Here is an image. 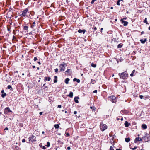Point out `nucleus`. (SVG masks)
<instances>
[{"mask_svg": "<svg viewBox=\"0 0 150 150\" xmlns=\"http://www.w3.org/2000/svg\"><path fill=\"white\" fill-rule=\"evenodd\" d=\"M119 76L120 78L124 79L128 77V74L127 72L125 71L121 73H119Z\"/></svg>", "mask_w": 150, "mask_h": 150, "instance_id": "1", "label": "nucleus"}, {"mask_svg": "<svg viewBox=\"0 0 150 150\" xmlns=\"http://www.w3.org/2000/svg\"><path fill=\"white\" fill-rule=\"evenodd\" d=\"M21 12L22 13L20 15V16H21L23 17H28L29 12L28 11V8L25 9Z\"/></svg>", "mask_w": 150, "mask_h": 150, "instance_id": "2", "label": "nucleus"}, {"mask_svg": "<svg viewBox=\"0 0 150 150\" xmlns=\"http://www.w3.org/2000/svg\"><path fill=\"white\" fill-rule=\"evenodd\" d=\"M100 128L101 131H103L107 129V126L105 124L101 122L100 124Z\"/></svg>", "mask_w": 150, "mask_h": 150, "instance_id": "3", "label": "nucleus"}, {"mask_svg": "<svg viewBox=\"0 0 150 150\" xmlns=\"http://www.w3.org/2000/svg\"><path fill=\"white\" fill-rule=\"evenodd\" d=\"M29 143L33 142L36 141V137L33 135L31 136L28 138Z\"/></svg>", "mask_w": 150, "mask_h": 150, "instance_id": "4", "label": "nucleus"}, {"mask_svg": "<svg viewBox=\"0 0 150 150\" xmlns=\"http://www.w3.org/2000/svg\"><path fill=\"white\" fill-rule=\"evenodd\" d=\"M12 112L11 110L8 107H6L5 108L4 110V113L5 114H7L9 112Z\"/></svg>", "mask_w": 150, "mask_h": 150, "instance_id": "5", "label": "nucleus"}, {"mask_svg": "<svg viewBox=\"0 0 150 150\" xmlns=\"http://www.w3.org/2000/svg\"><path fill=\"white\" fill-rule=\"evenodd\" d=\"M110 100L113 103H115L117 100V98L114 96H112L110 97Z\"/></svg>", "mask_w": 150, "mask_h": 150, "instance_id": "6", "label": "nucleus"}, {"mask_svg": "<svg viewBox=\"0 0 150 150\" xmlns=\"http://www.w3.org/2000/svg\"><path fill=\"white\" fill-rule=\"evenodd\" d=\"M66 64L65 63H63V64H62L60 65L59 67L60 68V71H64V70Z\"/></svg>", "mask_w": 150, "mask_h": 150, "instance_id": "7", "label": "nucleus"}, {"mask_svg": "<svg viewBox=\"0 0 150 150\" xmlns=\"http://www.w3.org/2000/svg\"><path fill=\"white\" fill-rule=\"evenodd\" d=\"M120 21H121L122 23V24H123L124 26H127L128 23V22H127L126 21H124L123 20V19H122V18L121 19Z\"/></svg>", "mask_w": 150, "mask_h": 150, "instance_id": "8", "label": "nucleus"}, {"mask_svg": "<svg viewBox=\"0 0 150 150\" xmlns=\"http://www.w3.org/2000/svg\"><path fill=\"white\" fill-rule=\"evenodd\" d=\"M71 70L70 69H67L65 72L67 74V75H70L71 74Z\"/></svg>", "mask_w": 150, "mask_h": 150, "instance_id": "9", "label": "nucleus"}, {"mask_svg": "<svg viewBox=\"0 0 150 150\" xmlns=\"http://www.w3.org/2000/svg\"><path fill=\"white\" fill-rule=\"evenodd\" d=\"M142 141L141 138L139 137H137L135 138L134 140L135 143H137L138 141Z\"/></svg>", "mask_w": 150, "mask_h": 150, "instance_id": "10", "label": "nucleus"}, {"mask_svg": "<svg viewBox=\"0 0 150 150\" xmlns=\"http://www.w3.org/2000/svg\"><path fill=\"white\" fill-rule=\"evenodd\" d=\"M130 148L133 150H134L137 149V147L136 146H134V147L133 145L131 144L130 145Z\"/></svg>", "mask_w": 150, "mask_h": 150, "instance_id": "11", "label": "nucleus"}, {"mask_svg": "<svg viewBox=\"0 0 150 150\" xmlns=\"http://www.w3.org/2000/svg\"><path fill=\"white\" fill-rule=\"evenodd\" d=\"M78 32L79 33H83V34H84L86 32V30L85 29H83V30L79 29L78 30Z\"/></svg>", "mask_w": 150, "mask_h": 150, "instance_id": "12", "label": "nucleus"}, {"mask_svg": "<svg viewBox=\"0 0 150 150\" xmlns=\"http://www.w3.org/2000/svg\"><path fill=\"white\" fill-rule=\"evenodd\" d=\"M1 93H2V97L4 98L6 96V94L4 92V90H2L1 91Z\"/></svg>", "mask_w": 150, "mask_h": 150, "instance_id": "13", "label": "nucleus"}, {"mask_svg": "<svg viewBox=\"0 0 150 150\" xmlns=\"http://www.w3.org/2000/svg\"><path fill=\"white\" fill-rule=\"evenodd\" d=\"M125 125L126 127H127L130 125V124L128 123L127 121H126L125 123Z\"/></svg>", "mask_w": 150, "mask_h": 150, "instance_id": "14", "label": "nucleus"}, {"mask_svg": "<svg viewBox=\"0 0 150 150\" xmlns=\"http://www.w3.org/2000/svg\"><path fill=\"white\" fill-rule=\"evenodd\" d=\"M51 80V78L49 77H45L44 78V80L45 81H49Z\"/></svg>", "mask_w": 150, "mask_h": 150, "instance_id": "15", "label": "nucleus"}, {"mask_svg": "<svg viewBox=\"0 0 150 150\" xmlns=\"http://www.w3.org/2000/svg\"><path fill=\"white\" fill-rule=\"evenodd\" d=\"M69 80L70 79L69 78H66L64 81L65 83L66 84H68L69 83Z\"/></svg>", "mask_w": 150, "mask_h": 150, "instance_id": "16", "label": "nucleus"}, {"mask_svg": "<svg viewBox=\"0 0 150 150\" xmlns=\"http://www.w3.org/2000/svg\"><path fill=\"white\" fill-rule=\"evenodd\" d=\"M140 41L142 43L144 44L146 41V39L145 38L144 40H143V39H141Z\"/></svg>", "mask_w": 150, "mask_h": 150, "instance_id": "17", "label": "nucleus"}, {"mask_svg": "<svg viewBox=\"0 0 150 150\" xmlns=\"http://www.w3.org/2000/svg\"><path fill=\"white\" fill-rule=\"evenodd\" d=\"M142 128L144 129H145L147 128V125L145 124L142 125Z\"/></svg>", "mask_w": 150, "mask_h": 150, "instance_id": "18", "label": "nucleus"}, {"mask_svg": "<svg viewBox=\"0 0 150 150\" xmlns=\"http://www.w3.org/2000/svg\"><path fill=\"white\" fill-rule=\"evenodd\" d=\"M79 98L77 97H76L74 98V100L76 103H79V101L78 100V99Z\"/></svg>", "mask_w": 150, "mask_h": 150, "instance_id": "19", "label": "nucleus"}, {"mask_svg": "<svg viewBox=\"0 0 150 150\" xmlns=\"http://www.w3.org/2000/svg\"><path fill=\"white\" fill-rule=\"evenodd\" d=\"M54 83H56L57 82V76H54Z\"/></svg>", "mask_w": 150, "mask_h": 150, "instance_id": "20", "label": "nucleus"}, {"mask_svg": "<svg viewBox=\"0 0 150 150\" xmlns=\"http://www.w3.org/2000/svg\"><path fill=\"white\" fill-rule=\"evenodd\" d=\"M73 81H76V82L78 83H79L80 82V80L79 79H77L76 78H74V79H73Z\"/></svg>", "mask_w": 150, "mask_h": 150, "instance_id": "21", "label": "nucleus"}, {"mask_svg": "<svg viewBox=\"0 0 150 150\" xmlns=\"http://www.w3.org/2000/svg\"><path fill=\"white\" fill-rule=\"evenodd\" d=\"M68 96L70 98L72 97L73 96V93L71 92H70L69 94L68 95Z\"/></svg>", "mask_w": 150, "mask_h": 150, "instance_id": "22", "label": "nucleus"}, {"mask_svg": "<svg viewBox=\"0 0 150 150\" xmlns=\"http://www.w3.org/2000/svg\"><path fill=\"white\" fill-rule=\"evenodd\" d=\"M125 140L126 142H128L130 141V139L129 138H125Z\"/></svg>", "mask_w": 150, "mask_h": 150, "instance_id": "23", "label": "nucleus"}, {"mask_svg": "<svg viewBox=\"0 0 150 150\" xmlns=\"http://www.w3.org/2000/svg\"><path fill=\"white\" fill-rule=\"evenodd\" d=\"M54 127L56 129H58L59 128V126L58 124H55Z\"/></svg>", "mask_w": 150, "mask_h": 150, "instance_id": "24", "label": "nucleus"}, {"mask_svg": "<svg viewBox=\"0 0 150 150\" xmlns=\"http://www.w3.org/2000/svg\"><path fill=\"white\" fill-rule=\"evenodd\" d=\"M95 82H96V81L94 80H93V79H91V83L94 84L95 83Z\"/></svg>", "mask_w": 150, "mask_h": 150, "instance_id": "25", "label": "nucleus"}, {"mask_svg": "<svg viewBox=\"0 0 150 150\" xmlns=\"http://www.w3.org/2000/svg\"><path fill=\"white\" fill-rule=\"evenodd\" d=\"M28 26H25L23 27V29L24 30H28Z\"/></svg>", "mask_w": 150, "mask_h": 150, "instance_id": "26", "label": "nucleus"}, {"mask_svg": "<svg viewBox=\"0 0 150 150\" xmlns=\"http://www.w3.org/2000/svg\"><path fill=\"white\" fill-rule=\"evenodd\" d=\"M91 66L92 67H93L95 68V67H96V64H94L93 63H92V64H91Z\"/></svg>", "mask_w": 150, "mask_h": 150, "instance_id": "27", "label": "nucleus"}, {"mask_svg": "<svg viewBox=\"0 0 150 150\" xmlns=\"http://www.w3.org/2000/svg\"><path fill=\"white\" fill-rule=\"evenodd\" d=\"M47 144L45 146H47V147H49L50 146V144L49 142H47Z\"/></svg>", "mask_w": 150, "mask_h": 150, "instance_id": "28", "label": "nucleus"}, {"mask_svg": "<svg viewBox=\"0 0 150 150\" xmlns=\"http://www.w3.org/2000/svg\"><path fill=\"white\" fill-rule=\"evenodd\" d=\"M144 22L145 23H146L147 24H148V23L147 22V18H146L145 19V20H144Z\"/></svg>", "mask_w": 150, "mask_h": 150, "instance_id": "29", "label": "nucleus"}, {"mask_svg": "<svg viewBox=\"0 0 150 150\" xmlns=\"http://www.w3.org/2000/svg\"><path fill=\"white\" fill-rule=\"evenodd\" d=\"M122 47V45H121L120 44H119L117 46V47L118 48H121Z\"/></svg>", "mask_w": 150, "mask_h": 150, "instance_id": "30", "label": "nucleus"}, {"mask_svg": "<svg viewBox=\"0 0 150 150\" xmlns=\"http://www.w3.org/2000/svg\"><path fill=\"white\" fill-rule=\"evenodd\" d=\"M35 24V22H34L33 23V24L31 26V27L32 28H33V27H34V25Z\"/></svg>", "mask_w": 150, "mask_h": 150, "instance_id": "31", "label": "nucleus"}, {"mask_svg": "<svg viewBox=\"0 0 150 150\" xmlns=\"http://www.w3.org/2000/svg\"><path fill=\"white\" fill-rule=\"evenodd\" d=\"M120 0H118L117 2V5H120Z\"/></svg>", "mask_w": 150, "mask_h": 150, "instance_id": "32", "label": "nucleus"}, {"mask_svg": "<svg viewBox=\"0 0 150 150\" xmlns=\"http://www.w3.org/2000/svg\"><path fill=\"white\" fill-rule=\"evenodd\" d=\"M90 108L91 109H92L93 110H95V109H96V108H95L94 107H91V106L90 107Z\"/></svg>", "mask_w": 150, "mask_h": 150, "instance_id": "33", "label": "nucleus"}, {"mask_svg": "<svg viewBox=\"0 0 150 150\" xmlns=\"http://www.w3.org/2000/svg\"><path fill=\"white\" fill-rule=\"evenodd\" d=\"M7 88L9 89H12L11 86L10 85H8V86Z\"/></svg>", "mask_w": 150, "mask_h": 150, "instance_id": "34", "label": "nucleus"}, {"mask_svg": "<svg viewBox=\"0 0 150 150\" xmlns=\"http://www.w3.org/2000/svg\"><path fill=\"white\" fill-rule=\"evenodd\" d=\"M139 98L141 99L143 98L144 96L142 95H140L139 96Z\"/></svg>", "mask_w": 150, "mask_h": 150, "instance_id": "35", "label": "nucleus"}, {"mask_svg": "<svg viewBox=\"0 0 150 150\" xmlns=\"http://www.w3.org/2000/svg\"><path fill=\"white\" fill-rule=\"evenodd\" d=\"M69 133H67L66 134H65V136L69 137Z\"/></svg>", "mask_w": 150, "mask_h": 150, "instance_id": "36", "label": "nucleus"}, {"mask_svg": "<svg viewBox=\"0 0 150 150\" xmlns=\"http://www.w3.org/2000/svg\"><path fill=\"white\" fill-rule=\"evenodd\" d=\"M54 71H55V72H56V73L58 71V69L56 68V69H55V70H54Z\"/></svg>", "mask_w": 150, "mask_h": 150, "instance_id": "37", "label": "nucleus"}, {"mask_svg": "<svg viewBox=\"0 0 150 150\" xmlns=\"http://www.w3.org/2000/svg\"><path fill=\"white\" fill-rule=\"evenodd\" d=\"M62 106L61 105H58L57 108H61Z\"/></svg>", "mask_w": 150, "mask_h": 150, "instance_id": "38", "label": "nucleus"}, {"mask_svg": "<svg viewBox=\"0 0 150 150\" xmlns=\"http://www.w3.org/2000/svg\"><path fill=\"white\" fill-rule=\"evenodd\" d=\"M133 74L134 73H133L132 72L131 74H130V76L131 77L133 76H134Z\"/></svg>", "mask_w": 150, "mask_h": 150, "instance_id": "39", "label": "nucleus"}, {"mask_svg": "<svg viewBox=\"0 0 150 150\" xmlns=\"http://www.w3.org/2000/svg\"><path fill=\"white\" fill-rule=\"evenodd\" d=\"M96 0H92L91 1V4H93L95 2V1H96Z\"/></svg>", "mask_w": 150, "mask_h": 150, "instance_id": "40", "label": "nucleus"}, {"mask_svg": "<svg viewBox=\"0 0 150 150\" xmlns=\"http://www.w3.org/2000/svg\"><path fill=\"white\" fill-rule=\"evenodd\" d=\"M113 147L112 146H110V150H113Z\"/></svg>", "mask_w": 150, "mask_h": 150, "instance_id": "41", "label": "nucleus"}, {"mask_svg": "<svg viewBox=\"0 0 150 150\" xmlns=\"http://www.w3.org/2000/svg\"><path fill=\"white\" fill-rule=\"evenodd\" d=\"M37 59V57H35L34 59V60L35 61Z\"/></svg>", "mask_w": 150, "mask_h": 150, "instance_id": "42", "label": "nucleus"}, {"mask_svg": "<svg viewBox=\"0 0 150 150\" xmlns=\"http://www.w3.org/2000/svg\"><path fill=\"white\" fill-rule=\"evenodd\" d=\"M149 96H145V98L144 99H146L147 98H149Z\"/></svg>", "mask_w": 150, "mask_h": 150, "instance_id": "43", "label": "nucleus"}, {"mask_svg": "<svg viewBox=\"0 0 150 150\" xmlns=\"http://www.w3.org/2000/svg\"><path fill=\"white\" fill-rule=\"evenodd\" d=\"M25 142V139H23L22 140V142Z\"/></svg>", "mask_w": 150, "mask_h": 150, "instance_id": "44", "label": "nucleus"}, {"mask_svg": "<svg viewBox=\"0 0 150 150\" xmlns=\"http://www.w3.org/2000/svg\"><path fill=\"white\" fill-rule=\"evenodd\" d=\"M93 29L95 30H97V28L96 27L94 26L93 27Z\"/></svg>", "mask_w": 150, "mask_h": 150, "instance_id": "45", "label": "nucleus"}, {"mask_svg": "<svg viewBox=\"0 0 150 150\" xmlns=\"http://www.w3.org/2000/svg\"><path fill=\"white\" fill-rule=\"evenodd\" d=\"M97 90H96L94 91L93 92L94 93H97Z\"/></svg>", "mask_w": 150, "mask_h": 150, "instance_id": "46", "label": "nucleus"}, {"mask_svg": "<svg viewBox=\"0 0 150 150\" xmlns=\"http://www.w3.org/2000/svg\"><path fill=\"white\" fill-rule=\"evenodd\" d=\"M67 149L68 150H69L71 149V148L70 146H68L67 147Z\"/></svg>", "mask_w": 150, "mask_h": 150, "instance_id": "47", "label": "nucleus"}, {"mask_svg": "<svg viewBox=\"0 0 150 150\" xmlns=\"http://www.w3.org/2000/svg\"><path fill=\"white\" fill-rule=\"evenodd\" d=\"M5 130H8V127H6L4 129Z\"/></svg>", "mask_w": 150, "mask_h": 150, "instance_id": "48", "label": "nucleus"}, {"mask_svg": "<svg viewBox=\"0 0 150 150\" xmlns=\"http://www.w3.org/2000/svg\"><path fill=\"white\" fill-rule=\"evenodd\" d=\"M74 114H77V112L76 111H74Z\"/></svg>", "mask_w": 150, "mask_h": 150, "instance_id": "49", "label": "nucleus"}, {"mask_svg": "<svg viewBox=\"0 0 150 150\" xmlns=\"http://www.w3.org/2000/svg\"><path fill=\"white\" fill-rule=\"evenodd\" d=\"M42 149H46V147H45V146H43L42 147Z\"/></svg>", "mask_w": 150, "mask_h": 150, "instance_id": "50", "label": "nucleus"}, {"mask_svg": "<svg viewBox=\"0 0 150 150\" xmlns=\"http://www.w3.org/2000/svg\"><path fill=\"white\" fill-rule=\"evenodd\" d=\"M42 113H42V112H40L39 114H40V115H42Z\"/></svg>", "mask_w": 150, "mask_h": 150, "instance_id": "51", "label": "nucleus"}, {"mask_svg": "<svg viewBox=\"0 0 150 150\" xmlns=\"http://www.w3.org/2000/svg\"><path fill=\"white\" fill-rule=\"evenodd\" d=\"M37 62L39 65H40L41 64V63L40 62Z\"/></svg>", "mask_w": 150, "mask_h": 150, "instance_id": "52", "label": "nucleus"}, {"mask_svg": "<svg viewBox=\"0 0 150 150\" xmlns=\"http://www.w3.org/2000/svg\"><path fill=\"white\" fill-rule=\"evenodd\" d=\"M135 70H134L132 71V72L133 73H134L135 72Z\"/></svg>", "mask_w": 150, "mask_h": 150, "instance_id": "53", "label": "nucleus"}, {"mask_svg": "<svg viewBox=\"0 0 150 150\" xmlns=\"http://www.w3.org/2000/svg\"><path fill=\"white\" fill-rule=\"evenodd\" d=\"M16 39V38L15 37V36H13V39Z\"/></svg>", "mask_w": 150, "mask_h": 150, "instance_id": "54", "label": "nucleus"}, {"mask_svg": "<svg viewBox=\"0 0 150 150\" xmlns=\"http://www.w3.org/2000/svg\"><path fill=\"white\" fill-rule=\"evenodd\" d=\"M103 29V28H101V32H102Z\"/></svg>", "mask_w": 150, "mask_h": 150, "instance_id": "55", "label": "nucleus"}, {"mask_svg": "<svg viewBox=\"0 0 150 150\" xmlns=\"http://www.w3.org/2000/svg\"><path fill=\"white\" fill-rule=\"evenodd\" d=\"M32 67H33V68H35V66L33 65V66Z\"/></svg>", "mask_w": 150, "mask_h": 150, "instance_id": "56", "label": "nucleus"}, {"mask_svg": "<svg viewBox=\"0 0 150 150\" xmlns=\"http://www.w3.org/2000/svg\"><path fill=\"white\" fill-rule=\"evenodd\" d=\"M127 19V17H125L123 18V20H126Z\"/></svg>", "mask_w": 150, "mask_h": 150, "instance_id": "57", "label": "nucleus"}, {"mask_svg": "<svg viewBox=\"0 0 150 150\" xmlns=\"http://www.w3.org/2000/svg\"><path fill=\"white\" fill-rule=\"evenodd\" d=\"M10 29L9 28H8V31H10Z\"/></svg>", "mask_w": 150, "mask_h": 150, "instance_id": "58", "label": "nucleus"}, {"mask_svg": "<svg viewBox=\"0 0 150 150\" xmlns=\"http://www.w3.org/2000/svg\"><path fill=\"white\" fill-rule=\"evenodd\" d=\"M116 150H122L120 149H116Z\"/></svg>", "mask_w": 150, "mask_h": 150, "instance_id": "59", "label": "nucleus"}, {"mask_svg": "<svg viewBox=\"0 0 150 150\" xmlns=\"http://www.w3.org/2000/svg\"><path fill=\"white\" fill-rule=\"evenodd\" d=\"M144 33V32H143V31H142V32H141V34H142H142H143Z\"/></svg>", "mask_w": 150, "mask_h": 150, "instance_id": "60", "label": "nucleus"}, {"mask_svg": "<svg viewBox=\"0 0 150 150\" xmlns=\"http://www.w3.org/2000/svg\"><path fill=\"white\" fill-rule=\"evenodd\" d=\"M44 133H45V132H44V131H42V134H44Z\"/></svg>", "mask_w": 150, "mask_h": 150, "instance_id": "61", "label": "nucleus"}, {"mask_svg": "<svg viewBox=\"0 0 150 150\" xmlns=\"http://www.w3.org/2000/svg\"><path fill=\"white\" fill-rule=\"evenodd\" d=\"M110 8L111 9H113V7H111Z\"/></svg>", "mask_w": 150, "mask_h": 150, "instance_id": "62", "label": "nucleus"}, {"mask_svg": "<svg viewBox=\"0 0 150 150\" xmlns=\"http://www.w3.org/2000/svg\"><path fill=\"white\" fill-rule=\"evenodd\" d=\"M45 83L43 84V86H45Z\"/></svg>", "mask_w": 150, "mask_h": 150, "instance_id": "63", "label": "nucleus"}, {"mask_svg": "<svg viewBox=\"0 0 150 150\" xmlns=\"http://www.w3.org/2000/svg\"><path fill=\"white\" fill-rule=\"evenodd\" d=\"M148 29L150 30V26L149 27Z\"/></svg>", "mask_w": 150, "mask_h": 150, "instance_id": "64", "label": "nucleus"}]
</instances>
